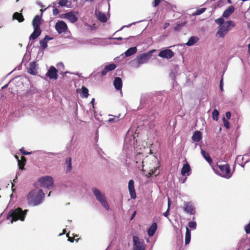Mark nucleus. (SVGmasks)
<instances>
[{"mask_svg":"<svg viewBox=\"0 0 250 250\" xmlns=\"http://www.w3.org/2000/svg\"><path fill=\"white\" fill-rule=\"evenodd\" d=\"M235 8L233 6H229L227 9L225 10L223 14L224 18H228L230 15L232 14L234 11Z\"/></svg>","mask_w":250,"mask_h":250,"instance_id":"23","label":"nucleus"},{"mask_svg":"<svg viewBox=\"0 0 250 250\" xmlns=\"http://www.w3.org/2000/svg\"><path fill=\"white\" fill-rule=\"evenodd\" d=\"M215 22L216 23L219 25V26H221L224 23H225L224 19L223 18H219L215 20Z\"/></svg>","mask_w":250,"mask_h":250,"instance_id":"40","label":"nucleus"},{"mask_svg":"<svg viewBox=\"0 0 250 250\" xmlns=\"http://www.w3.org/2000/svg\"><path fill=\"white\" fill-rule=\"evenodd\" d=\"M116 64L113 63L106 65L101 72L102 76L106 75L108 72L114 70L116 68Z\"/></svg>","mask_w":250,"mask_h":250,"instance_id":"16","label":"nucleus"},{"mask_svg":"<svg viewBox=\"0 0 250 250\" xmlns=\"http://www.w3.org/2000/svg\"><path fill=\"white\" fill-rule=\"evenodd\" d=\"M41 29L34 28V31L30 36L29 40L32 41L37 39L41 35Z\"/></svg>","mask_w":250,"mask_h":250,"instance_id":"24","label":"nucleus"},{"mask_svg":"<svg viewBox=\"0 0 250 250\" xmlns=\"http://www.w3.org/2000/svg\"><path fill=\"white\" fill-rule=\"evenodd\" d=\"M234 26L235 24L232 21H226L223 25L218 27L216 35L220 38H224L231 28L234 27Z\"/></svg>","mask_w":250,"mask_h":250,"instance_id":"3","label":"nucleus"},{"mask_svg":"<svg viewBox=\"0 0 250 250\" xmlns=\"http://www.w3.org/2000/svg\"><path fill=\"white\" fill-rule=\"evenodd\" d=\"M168 206H169V202L168 203ZM169 207H168L167 210L166 212L163 213V215L164 216H165V217H167L168 215H169Z\"/></svg>","mask_w":250,"mask_h":250,"instance_id":"47","label":"nucleus"},{"mask_svg":"<svg viewBox=\"0 0 250 250\" xmlns=\"http://www.w3.org/2000/svg\"><path fill=\"white\" fill-rule=\"evenodd\" d=\"M134 185V181L133 180H130L128 182V188L130 197L133 199H135L136 197V194Z\"/></svg>","mask_w":250,"mask_h":250,"instance_id":"15","label":"nucleus"},{"mask_svg":"<svg viewBox=\"0 0 250 250\" xmlns=\"http://www.w3.org/2000/svg\"><path fill=\"white\" fill-rule=\"evenodd\" d=\"M248 53L250 55V43L248 44Z\"/></svg>","mask_w":250,"mask_h":250,"instance_id":"56","label":"nucleus"},{"mask_svg":"<svg viewBox=\"0 0 250 250\" xmlns=\"http://www.w3.org/2000/svg\"><path fill=\"white\" fill-rule=\"evenodd\" d=\"M68 2V0H59V4L61 6H66L67 3Z\"/></svg>","mask_w":250,"mask_h":250,"instance_id":"43","label":"nucleus"},{"mask_svg":"<svg viewBox=\"0 0 250 250\" xmlns=\"http://www.w3.org/2000/svg\"><path fill=\"white\" fill-rule=\"evenodd\" d=\"M69 233H67V234H66L67 237H68V240L71 242H73L74 240V238L70 237L69 235Z\"/></svg>","mask_w":250,"mask_h":250,"instance_id":"49","label":"nucleus"},{"mask_svg":"<svg viewBox=\"0 0 250 250\" xmlns=\"http://www.w3.org/2000/svg\"><path fill=\"white\" fill-rule=\"evenodd\" d=\"M201 154L208 163L211 164L212 162V159L210 157L208 153L206 152L204 150L201 149Z\"/></svg>","mask_w":250,"mask_h":250,"instance_id":"30","label":"nucleus"},{"mask_svg":"<svg viewBox=\"0 0 250 250\" xmlns=\"http://www.w3.org/2000/svg\"><path fill=\"white\" fill-rule=\"evenodd\" d=\"M174 52L170 49H165L161 51L159 53V56L163 58L170 59L174 56Z\"/></svg>","mask_w":250,"mask_h":250,"instance_id":"12","label":"nucleus"},{"mask_svg":"<svg viewBox=\"0 0 250 250\" xmlns=\"http://www.w3.org/2000/svg\"><path fill=\"white\" fill-rule=\"evenodd\" d=\"M96 16L97 19L102 22H105L107 21V18L104 14L98 12L96 13Z\"/></svg>","mask_w":250,"mask_h":250,"instance_id":"28","label":"nucleus"},{"mask_svg":"<svg viewBox=\"0 0 250 250\" xmlns=\"http://www.w3.org/2000/svg\"><path fill=\"white\" fill-rule=\"evenodd\" d=\"M93 193L96 199L99 201L102 205L107 210L109 209V206L106 200L104 194L102 193L101 191L97 188H92Z\"/></svg>","mask_w":250,"mask_h":250,"instance_id":"5","label":"nucleus"},{"mask_svg":"<svg viewBox=\"0 0 250 250\" xmlns=\"http://www.w3.org/2000/svg\"><path fill=\"white\" fill-rule=\"evenodd\" d=\"M198 41V38L197 37L192 36L191 37L188 41L186 43V44L188 46H191L195 44Z\"/></svg>","mask_w":250,"mask_h":250,"instance_id":"32","label":"nucleus"},{"mask_svg":"<svg viewBox=\"0 0 250 250\" xmlns=\"http://www.w3.org/2000/svg\"><path fill=\"white\" fill-rule=\"evenodd\" d=\"M53 14L54 16H56L59 14V10L57 8H54L53 10Z\"/></svg>","mask_w":250,"mask_h":250,"instance_id":"48","label":"nucleus"},{"mask_svg":"<svg viewBox=\"0 0 250 250\" xmlns=\"http://www.w3.org/2000/svg\"><path fill=\"white\" fill-rule=\"evenodd\" d=\"M51 191L49 193L48 195V196H49L50 195V194H51Z\"/></svg>","mask_w":250,"mask_h":250,"instance_id":"64","label":"nucleus"},{"mask_svg":"<svg viewBox=\"0 0 250 250\" xmlns=\"http://www.w3.org/2000/svg\"><path fill=\"white\" fill-rule=\"evenodd\" d=\"M41 18L39 15H36L32 21V25L34 28L40 29Z\"/></svg>","mask_w":250,"mask_h":250,"instance_id":"19","label":"nucleus"},{"mask_svg":"<svg viewBox=\"0 0 250 250\" xmlns=\"http://www.w3.org/2000/svg\"><path fill=\"white\" fill-rule=\"evenodd\" d=\"M136 52L137 48L136 47H132L128 49L125 54L126 57H129L134 54Z\"/></svg>","mask_w":250,"mask_h":250,"instance_id":"31","label":"nucleus"},{"mask_svg":"<svg viewBox=\"0 0 250 250\" xmlns=\"http://www.w3.org/2000/svg\"><path fill=\"white\" fill-rule=\"evenodd\" d=\"M134 159L137 168L139 170L144 171V167L145 166V162L144 161V155L143 153L141 152L137 153L135 156Z\"/></svg>","mask_w":250,"mask_h":250,"instance_id":"8","label":"nucleus"},{"mask_svg":"<svg viewBox=\"0 0 250 250\" xmlns=\"http://www.w3.org/2000/svg\"><path fill=\"white\" fill-rule=\"evenodd\" d=\"M219 86H220V90L223 91V78H222V79L221 80V81L220 82Z\"/></svg>","mask_w":250,"mask_h":250,"instance_id":"50","label":"nucleus"},{"mask_svg":"<svg viewBox=\"0 0 250 250\" xmlns=\"http://www.w3.org/2000/svg\"><path fill=\"white\" fill-rule=\"evenodd\" d=\"M113 85L117 90H121L123 86L122 79L120 77H116L113 82Z\"/></svg>","mask_w":250,"mask_h":250,"instance_id":"18","label":"nucleus"},{"mask_svg":"<svg viewBox=\"0 0 250 250\" xmlns=\"http://www.w3.org/2000/svg\"><path fill=\"white\" fill-rule=\"evenodd\" d=\"M169 25V23L168 22H166V23L164 24V26H163L164 29H166V28H167Z\"/></svg>","mask_w":250,"mask_h":250,"instance_id":"53","label":"nucleus"},{"mask_svg":"<svg viewBox=\"0 0 250 250\" xmlns=\"http://www.w3.org/2000/svg\"><path fill=\"white\" fill-rule=\"evenodd\" d=\"M196 225H197L196 223L194 221H190V222H188V227H189L190 228H191L193 229H196Z\"/></svg>","mask_w":250,"mask_h":250,"instance_id":"41","label":"nucleus"},{"mask_svg":"<svg viewBox=\"0 0 250 250\" xmlns=\"http://www.w3.org/2000/svg\"><path fill=\"white\" fill-rule=\"evenodd\" d=\"M94 103H95V99L93 98L91 101V104H92L94 105Z\"/></svg>","mask_w":250,"mask_h":250,"instance_id":"55","label":"nucleus"},{"mask_svg":"<svg viewBox=\"0 0 250 250\" xmlns=\"http://www.w3.org/2000/svg\"><path fill=\"white\" fill-rule=\"evenodd\" d=\"M112 39H115V40H119V41H121L123 39V38L122 37H117V38H111Z\"/></svg>","mask_w":250,"mask_h":250,"instance_id":"54","label":"nucleus"},{"mask_svg":"<svg viewBox=\"0 0 250 250\" xmlns=\"http://www.w3.org/2000/svg\"><path fill=\"white\" fill-rule=\"evenodd\" d=\"M206 10V8H201L199 9H198L196 10L195 12L193 13V15L194 16H197L201 15V14L203 13Z\"/></svg>","mask_w":250,"mask_h":250,"instance_id":"38","label":"nucleus"},{"mask_svg":"<svg viewBox=\"0 0 250 250\" xmlns=\"http://www.w3.org/2000/svg\"><path fill=\"white\" fill-rule=\"evenodd\" d=\"M184 210L186 212L191 214H194L195 213V208L192 203L191 202H185L184 203Z\"/></svg>","mask_w":250,"mask_h":250,"instance_id":"14","label":"nucleus"},{"mask_svg":"<svg viewBox=\"0 0 250 250\" xmlns=\"http://www.w3.org/2000/svg\"><path fill=\"white\" fill-rule=\"evenodd\" d=\"M157 229V224L154 222L147 230V234L149 236H152L155 234Z\"/></svg>","mask_w":250,"mask_h":250,"instance_id":"22","label":"nucleus"},{"mask_svg":"<svg viewBox=\"0 0 250 250\" xmlns=\"http://www.w3.org/2000/svg\"><path fill=\"white\" fill-rule=\"evenodd\" d=\"M186 22H183L181 23H177L174 27V30L176 31H179L181 30V28L186 25Z\"/></svg>","mask_w":250,"mask_h":250,"instance_id":"34","label":"nucleus"},{"mask_svg":"<svg viewBox=\"0 0 250 250\" xmlns=\"http://www.w3.org/2000/svg\"><path fill=\"white\" fill-rule=\"evenodd\" d=\"M57 72V69L54 66H51L49 69L48 70L46 76L49 77L50 79L56 80L57 79L58 76Z\"/></svg>","mask_w":250,"mask_h":250,"instance_id":"13","label":"nucleus"},{"mask_svg":"<svg viewBox=\"0 0 250 250\" xmlns=\"http://www.w3.org/2000/svg\"><path fill=\"white\" fill-rule=\"evenodd\" d=\"M186 179H187V178H186V177H185V179H183V181H182V183H184L186 181Z\"/></svg>","mask_w":250,"mask_h":250,"instance_id":"60","label":"nucleus"},{"mask_svg":"<svg viewBox=\"0 0 250 250\" xmlns=\"http://www.w3.org/2000/svg\"><path fill=\"white\" fill-rule=\"evenodd\" d=\"M15 157L18 160L19 169L23 170L24 169L25 163L20 161V160L19 159V158L17 156H15Z\"/></svg>","mask_w":250,"mask_h":250,"instance_id":"39","label":"nucleus"},{"mask_svg":"<svg viewBox=\"0 0 250 250\" xmlns=\"http://www.w3.org/2000/svg\"><path fill=\"white\" fill-rule=\"evenodd\" d=\"M134 250H145V246L143 240H140L138 236L133 237Z\"/></svg>","mask_w":250,"mask_h":250,"instance_id":"9","label":"nucleus"},{"mask_svg":"<svg viewBox=\"0 0 250 250\" xmlns=\"http://www.w3.org/2000/svg\"><path fill=\"white\" fill-rule=\"evenodd\" d=\"M26 158H25V157H24V156H22L21 157V160H20V161H21V162H24V163H25V162H26Z\"/></svg>","mask_w":250,"mask_h":250,"instance_id":"52","label":"nucleus"},{"mask_svg":"<svg viewBox=\"0 0 250 250\" xmlns=\"http://www.w3.org/2000/svg\"><path fill=\"white\" fill-rule=\"evenodd\" d=\"M148 168L150 169L149 172L146 175V176L150 178L153 175H154L155 176H157L159 174V171L158 170V168L159 167H152L149 165L148 166Z\"/></svg>","mask_w":250,"mask_h":250,"instance_id":"17","label":"nucleus"},{"mask_svg":"<svg viewBox=\"0 0 250 250\" xmlns=\"http://www.w3.org/2000/svg\"><path fill=\"white\" fill-rule=\"evenodd\" d=\"M8 84H5V85H4L2 87V89H4L5 88H6Z\"/></svg>","mask_w":250,"mask_h":250,"instance_id":"59","label":"nucleus"},{"mask_svg":"<svg viewBox=\"0 0 250 250\" xmlns=\"http://www.w3.org/2000/svg\"><path fill=\"white\" fill-rule=\"evenodd\" d=\"M67 28V24L62 21H58L55 24V29L59 34L65 32Z\"/></svg>","mask_w":250,"mask_h":250,"instance_id":"10","label":"nucleus"},{"mask_svg":"<svg viewBox=\"0 0 250 250\" xmlns=\"http://www.w3.org/2000/svg\"><path fill=\"white\" fill-rule=\"evenodd\" d=\"M20 152L23 155H29L31 153V152H28L24 150V148L23 147L21 148L20 149Z\"/></svg>","mask_w":250,"mask_h":250,"instance_id":"44","label":"nucleus"},{"mask_svg":"<svg viewBox=\"0 0 250 250\" xmlns=\"http://www.w3.org/2000/svg\"><path fill=\"white\" fill-rule=\"evenodd\" d=\"M136 212L135 211L133 212L131 219H132L133 218V217L135 216V215L136 214Z\"/></svg>","mask_w":250,"mask_h":250,"instance_id":"57","label":"nucleus"},{"mask_svg":"<svg viewBox=\"0 0 250 250\" xmlns=\"http://www.w3.org/2000/svg\"><path fill=\"white\" fill-rule=\"evenodd\" d=\"M85 1H93L94 0H85Z\"/></svg>","mask_w":250,"mask_h":250,"instance_id":"62","label":"nucleus"},{"mask_svg":"<svg viewBox=\"0 0 250 250\" xmlns=\"http://www.w3.org/2000/svg\"><path fill=\"white\" fill-rule=\"evenodd\" d=\"M78 12L70 11L61 14L60 17L62 19H67L71 23H74L78 21Z\"/></svg>","mask_w":250,"mask_h":250,"instance_id":"6","label":"nucleus"},{"mask_svg":"<svg viewBox=\"0 0 250 250\" xmlns=\"http://www.w3.org/2000/svg\"><path fill=\"white\" fill-rule=\"evenodd\" d=\"M217 168L218 169L216 173L219 176L226 179H229L232 176L233 172H231L230 167L228 164L218 165Z\"/></svg>","mask_w":250,"mask_h":250,"instance_id":"4","label":"nucleus"},{"mask_svg":"<svg viewBox=\"0 0 250 250\" xmlns=\"http://www.w3.org/2000/svg\"><path fill=\"white\" fill-rule=\"evenodd\" d=\"M223 121L224 126L227 129L229 128V123L225 117H223Z\"/></svg>","mask_w":250,"mask_h":250,"instance_id":"42","label":"nucleus"},{"mask_svg":"<svg viewBox=\"0 0 250 250\" xmlns=\"http://www.w3.org/2000/svg\"><path fill=\"white\" fill-rule=\"evenodd\" d=\"M28 72L32 75H35L37 73V69L35 62H32L30 63L29 67L27 68Z\"/></svg>","mask_w":250,"mask_h":250,"instance_id":"20","label":"nucleus"},{"mask_svg":"<svg viewBox=\"0 0 250 250\" xmlns=\"http://www.w3.org/2000/svg\"><path fill=\"white\" fill-rule=\"evenodd\" d=\"M151 55L149 53H143L136 58L137 63L139 64L146 63L148 62Z\"/></svg>","mask_w":250,"mask_h":250,"instance_id":"11","label":"nucleus"},{"mask_svg":"<svg viewBox=\"0 0 250 250\" xmlns=\"http://www.w3.org/2000/svg\"><path fill=\"white\" fill-rule=\"evenodd\" d=\"M219 115V111L216 109H214L212 113V118L213 120L216 121H218Z\"/></svg>","mask_w":250,"mask_h":250,"instance_id":"36","label":"nucleus"},{"mask_svg":"<svg viewBox=\"0 0 250 250\" xmlns=\"http://www.w3.org/2000/svg\"><path fill=\"white\" fill-rule=\"evenodd\" d=\"M202 139V133L200 131H195L192 137L193 141L198 142L200 141Z\"/></svg>","mask_w":250,"mask_h":250,"instance_id":"26","label":"nucleus"},{"mask_svg":"<svg viewBox=\"0 0 250 250\" xmlns=\"http://www.w3.org/2000/svg\"><path fill=\"white\" fill-rule=\"evenodd\" d=\"M147 160H148V159L147 158V159H146V166H147V165H148V164H147V162H146V161H147Z\"/></svg>","mask_w":250,"mask_h":250,"instance_id":"63","label":"nucleus"},{"mask_svg":"<svg viewBox=\"0 0 250 250\" xmlns=\"http://www.w3.org/2000/svg\"><path fill=\"white\" fill-rule=\"evenodd\" d=\"M45 197V194L42 190L35 188L30 191L27 196L28 204L31 206H36L41 204Z\"/></svg>","mask_w":250,"mask_h":250,"instance_id":"1","label":"nucleus"},{"mask_svg":"<svg viewBox=\"0 0 250 250\" xmlns=\"http://www.w3.org/2000/svg\"><path fill=\"white\" fill-rule=\"evenodd\" d=\"M82 92L83 97L84 98H87L89 94H88V89L84 86H82Z\"/></svg>","mask_w":250,"mask_h":250,"instance_id":"35","label":"nucleus"},{"mask_svg":"<svg viewBox=\"0 0 250 250\" xmlns=\"http://www.w3.org/2000/svg\"><path fill=\"white\" fill-rule=\"evenodd\" d=\"M65 164L66 165V171H70L72 169L71 158L68 157L66 159Z\"/></svg>","mask_w":250,"mask_h":250,"instance_id":"33","label":"nucleus"},{"mask_svg":"<svg viewBox=\"0 0 250 250\" xmlns=\"http://www.w3.org/2000/svg\"><path fill=\"white\" fill-rule=\"evenodd\" d=\"M161 2V0H154L153 6L155 7L158 6Z\"/></svg>","mask_w":250,"mask_h":250,"instance_id":"46","label":"nucleus"},{"mask_svg":"<svg viewBox=\"0 0 250 250\" xmlns=\"http://www.w3.org/2000/svg\"><path fill=\"white\" fill-rule=\"evenodd\" d=\"M191 169L190 168V166L188 163L185 164L183 165V167L181 170V174L183 176L187 175L188 176L191 173Z\"/></svg>","mask_w":250,"mask_h":250,"instance_id":"21","label":"nucleus"},{"mask_svg":"<svg viewBox=\"0 0 250 250\" xmlns=\"http://www.w3.org/2000/svg\"><path fill=\"white\" fill-rule=\"evenodd\" d=\"M226 116L227 119H229L231 117V113L229 111L227 112L226 113Z\"/></svg>","mask_w":250,"mask_h":250,"instance_id":"51","label":"nucleus"},{"mask_svg":"<svg viewBox=\"0 0 250 250\" xmlns=\"http://www.w3.org/2000/svg\"><path fill=\"white\" fill-rule=\"evenodd\" d=\"M228 3L231 4L232 1L231 0H227Z\"/></svg>","mask_w":250,"mask_h":250,"instance_id":"58","label":"nucleus"},{"mask_svg":"<svg viewBox=\"0 0 250 250\" xmlns=\"http://www.w3.org/2000/svg\"><path fill=\"white\" fill-rule=\"evenodd\" d=\"M191 239V232L190 230L187 227L186 228V235H185V245H187L189 244L190 242Z\"/></svg>","mask_w":250,"mask_h":250,"instance_id":"29","label":"nucleus"},{"mask_svg":"<svg viewBox=\"0 0 250 250\" xmlns=\"http://www.w3.org/2000/svg\"><path fill=\"white\" fill-rule=\"evenodd\" d=\"M13 19L17 20L19 22L24 21V19L21 13L15 12L13 15Z\"/></svg>","mask_w":250,"mask_h":250,"instance_id":"27","label":"nucleus"},{"mask_svg":"<svg viewBox=\"0 0 250 250\" xmlns=\"http://www.w3.org/2000/svg\"><path fill=\"white\" fill-rule=\"evenodd\" d=\"M245 231L247 234H250V224H248L245 228Z\"/></svg>","mask_w":250,"mask_h":250,"instance_id":"45","label":"nucleus"},{"mask_svg":"<svg viewBox=\"0 0 250 250\" xmlns=\"http://www.w3.org/2000/svg\"><path fill=\"white\" fill-rule=\"evenodd\" d=\"M52 39V38H50L48 36L46 35L43 40H42L40 41V44L43 49H44L47 47L48 42L51 40Z\"/></svg>","mask_w":250,"mask_h":250,"instance_id":"25","label":"nucleus"},{"mask_svg":"<svg viewBox=\"0 0 250 250\" xmlns=\"http://www.w3.org/2000/svg\"><path fill=\"white\" fill-rule=\"evenodd\" d=\"M65 232H66V230H65V229H64L63 230V234H64V233H65Z\"/></svg>","mask_w":250,"mask_h":250,"instance_id":"61","label":"nucleus"},{"mask_svg":"<svg viewBox=\"0 0 250 250\" xmlns=\"http://www.w3.org/2000/svg\"><path fill=\"white\" fill-rule=\"evenodd\" d=\"M112 117L109 118L108 120L109 123H115L120 120V116H111Z\"/></svg>","mask_w":250,"mask_h":250,"instance_id":"37","label":"nucleus"},{"mask_svg":"<svg viewBox=\"0 0 250 250\" xmlns=\"http://www.w3.org/2000/svg\"><path fill=\"white\" fill-rule=\"evenodd\" d=\"M27 211V209L23 211L21 208H18L15 209H10L7 215L6 218L9 219L11 218V222L12 223L19 220L23 221Z\"/></svg>","mask_w":250,"mask_h":250,"instance_id":"2","label":"nucleus"},{"mask_svg":"<svg viewBox=\"0 0 250 250\" xmlns=\"http://www.w3.org/2000/svg\"><path fill=\"white\" fill-rule=\"evenodd\" d=\"M39 182L42 187L50 188L53 185V179L52 177L46 176L40 178L39 180Z\"/></svg>","mask_w":250,"mask_h":250,"instance_id":"7","label":"nucleus"}]
</instances>
